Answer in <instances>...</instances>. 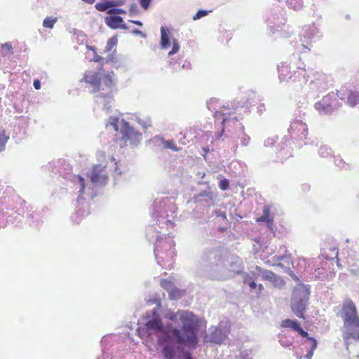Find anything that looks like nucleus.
Listing matches in <instances>:
<instances>
[{
    "mask_svg": "<svg viewBox=\"0 0 359 359\" xmlns=\"http://www.w3.org/2000/svg\"><path fill=\"white\" fill-rule=\"evenodd\" d=\"M285 272L295 281L297 284L303 283L302 280L295 275L294 271H292L290 268H287Z\"/></svg>",
    "mask_w": 359,
    "mask_h": 359,
    "instance_id": "nucleus-51",
    "label": "nucleus"
},
{
    "mask_svg": "<svg viewBox=\"0 0 359 359\" xmlns=\"http://www.w3.org/2000/svg\"><path fill=\"white\" fill-rule=\"evenodd\" d=\"M332 149L327 146H321L318 149V154L320 157H331L332 156Z\"/></svg>",
    "mask_w": 359,
    "mask_h": 359,
    "instance_id": "nucleus-36",
    "label": "nucleus"
},
{
    "mask_svg": "<svg viewBox=\"0 0 359 359\" xmlns=\"http://www.w3.org/2000/svg\"><path fill=\"white\" fill-rule=\"evenodd\" d=\"M172 205V202L168 196L157 197L154 199L151 209V215L156 220V224L159 222V225L172 226L171 221L168 219L169 216L168 210Z\"/></svg>",
    "mask_w": 359,
    "mask_h": 359,
    "instance_id": "nucleus-6",
    "label": "nucleus"
},
{
    "mask_svg": "<svg viewBox=\"0 0 359 359\" xmlns=\"http://www.w3.org/2000/svg\"><path fill=\"white\" fill-rule=\"evenodd\" d=\"M330 100L329 95L324 96L320 101L315 103V109L325 114H331L333 111V108Z\"/></svg>",
    "mask_w": 359,
    "mask_h": 359,
    "instance_id": "nucleus-19",
    "label": "nucleus"
},
{
    "mask_svg": "<svg viewBox=\"0 0 359 359\" xmlns=\"http://www.w3.org/2000/svg\"><path fill=\"white\" fill-rule=\"evenodd\" d=\"M105 167V165L102 164H97L93 165L90 173L88 175L92 184L101 186H105L107 184L108 175L106 174H102Z\"/></svg>",
    "mask_w": 359,
    "mask_h": 359,
    "instance_id": "nucleus-12",
    "label": "nucleus"
},
{
    "mask_svg": "<svg viewBox=\"0 0 359 359\" xmlns=\"http://www.w3.org/2000/svg\"><path fill=\"white\" fill-rule=\"evenodd\" d=\"M115 53H116V50H114V52L108 54L107 57L104 58V61H105L106 63H109V62H113L114 60V59H115Z\"/></svg>",
    "mask_w": 359,
    "mask_h": 359,
    "instance_id": "nucleus-56",
    "label": "nucleus"
},
{
    "mask_svg": "<svg viewBox=\"0 0 359 359\" xmlns=\"http://www.w3.org/2000/svg\"><path fill=\"white\" fill-rule=\"evenodd\" d=\"M2 48L7 50L10 53H11V54L13 53V47H12L11 42L8 41V42H6L5 43L2 44Z\"/></svg>",
    "mask_w": 359,
    "mask_h": 359,
    "instance_id": "nucleus-58",
    "label": "nucleus"
},
{
    "mask_svg": "<svg viewBox=\"0 0 359 359\" xmlns=\"http://www.w3.org/2000/svg\"><path fill=\"white\" fill-rule=\"evenodd\" d=\"M156 144L165 149H171L174 151H179L182 148L178 147L173 140H166L162 137H155Z\"/></svg>",
    "mask_w": 359,
    "mask_h": 359,
    "instance_id": "nucleus-22",
    "label": "nucleus"
},
{
    "mask_svg": "<svg viewBox=\"0 0 359 359\" xmlns=\"http://www.w3.org/2000/svg\"><path fill=\"white\" fill-rule=\"evenodd\" d=\"M33 86L36 90H39L41 87V81L38 79H34Z\"/></svg>",
    "mask_w": 359,
    "mask_h": 359,
    "instance_id": "nucleus-60",
    "label": "nucleus"
},
{
    "mask_svg": "<svg viewBox=\"0 0 359 359\" xmlns=\"http://www.w3.org/2000/svg\"><path fill=\"white\" fill-rule=\"evenodd\" d=\"M255 269L262 275V277L264 280L274 283L277 279L276 274L271 271L262 269L260 266H256Z\"/></svg>",
    "mask_w": 359,
    "mask_h": 359,
    "instance_id": "nucleus-25",
    "label": "nucleus"
},
{
    "mask_svg": "<svg viewBox=\"0 0 359 359\" xmlns=\"http://www.w3.org/2000/svg\"><path fill=\"white\" fill-rule=\"evenodd\" d=\"M132 32L133 34H135V35H139V36H140L142 38H144V39L147 37V34H146L144 32H142V31H141V30H140V29H136V28L133 29L132 30V32Z\"/></svg>",
    "mask_w": 359,
    "mask_h": 359,
    "instance_id": "nucleus-57",
    "label": "nucleus"
},
{
    "mask_svg": "<svg viewBox=\"0 0 359 359\" xmlns=\"http://www.w3.org/2000/svg\"><path fill=\"white\" fill-rule=\"evenodd\" d=\"M311 286L308 284H297L292 290L290 298L292 312L299 318L306 319L305 312L309 305Z\"/></svg>",
    "mask_w": 359,
    "mask_h": 359,
    "instance_id": "nucleus-5",
    "label": "nucleus"
},
{
    "mask_svg": "<svg viewBox=\"0 0 359 359\" xmlns=\"http://www.w3.org/2000/svg\"><path fill=\"white\" fill-rule=\"evenodd\" d=\"M242 278H243V283L249 285L251 291H253L257 288V285L250 274L248 273H243Z\"/></svg>",
    "mask_w": 359,
    "mask_h": 359,
    "instance_id": "nucleus-29",
    "label": "nucleus"
},
{
    "mask_svg": "<svg viewBox=\"0 0 359 359\" xmlns=\"http://www.w3.org/2000/svg\"><path fill=\"white\" fill-rule=\"evenodd\" d=\"M57 22V18L56 17L47 16L43 21V27L48 29H53Z\"/></svg>",
    "mask_w": 359,
    "mask_h": 359,
    "instance_id": "nucleus-32",
    "label": "nucleus"
},
{
    "mask_svg": "<svg viewBox=\"0 0 359 359\" xmlns=\"http://www.w3.org/2000/svg\"><path fill=\"white\" fill-rule=\"evenodd\" d=\"M225 261L226 262V268L235 274H241L243 276V273H245L243 271V264L242 259L236 255H229L228 256Z\"/></svg>",
    "mask_w": 359,
    "mask_h": 359,
    "instance_id": "nucleus-14",
    "label": "nucleus"
},
{
    "mask_svg": "<svg viewBox=\"0 0 359 359\" xmlns=\"http://www.w3.org/2000/svg\"><path fill=\"white\" fill-rule=\"evenodd\" d=\"M334 165L340 170H350L352 168L351 158H348V161H345L344 158H334Z\"/></svg>",
    "mask_w": 359,
    "mask_h": 359,
    "instance_id": "nucleus-27",
    "label": "nucleus"
},
{
    "mask_svg": "<svg viewBox=\"0 0 359 359\" xmlns=\"http://www.w3.org/2000/svg\"><path fill=\"white\" fill-rule=\"evenodd\" d=\"M172 49L168 53V57L174 55L175 54L178 53L180 49V45L176 39H172Z\"/></svg>",
    "mask_w": 359,
    "mask_h": 359,
    "instance_id": "nucleus-39",
    "label": "nucleus"
},
{
    "mask_svg": "<svg viewBox=\"0 0 359 359\" xmlns=\"http://www.w3.org/2000/svg\"><path fill=\"white\" fill-rule=\"evenodd\" d=\"M210 12H211V11L205 10V9H199L195 13V15L193 16L192 18L194 20H198L208 15Z\"/></svg>",
    "mask_w": 359,
    "mask_h": 359,
    "instance_id": "nucleus-42",
    "label": "nucleus"
},
{
    "mask_svg": "<svg viewBox=\"0 0 359 359\" xmlns=\"http://www.w3.org/2000/svg\"><path fill=\"white\" fill-rule=\"evenodd\" d=\"M22 218L23 216L20 212V210L15 211L13 210L8 212V214H6V216H5L4 219H1L0 224L6 223V226L7 224L18 226L22 222Z\"/></svg>",
    "mask_w": 359,
    "mask_h": 359,
    "instance_id": "nucleus-20",
    "label": "nucleus"
},
{
    "mask_svg": "<svg viewBox=\"0 0 359 359\" xmlns=\"http://www.w3.org/2000/svg\"><path fill=\"white\" fill-rule=\"evenodd\" d=\"M111 3L112 4V6H122L125 4V0H115V1H111Z\"/></svg>",
    "mask_w": 359,
    "mask_h": 359,
    "instance_id": "nucleus-61",
    "label": "nucleus"
},
{
    "mask_svg": "<svg viewBox=\"0 0 359 359\" xmlns=\"http://www.w3.org/2000/svg\"><path fill=\"white\" fill-rule=\"evenodd\" d=\"M224 249L219 245L204 248L196 267L198 274L212 280L223 279L219 263L224 259Z\"/></svg>",
    "mask_w": 359,
    "mask_h": 359,
    "instance_id": "nucleus-2",
    "label": "nucleus"
},
{
    "mask_svg": "<svg viewBox=\"0 0 359 359\" xmlns=\"http://www.w3.org/2000/svg\"><path fill=\"white\" fill-rule=\"evenodd\" d=\"M217 196L211 191L208 186L205 189L200 191L193 198L195 203H203L208 207L214 206Z\"/></svg>",
    "mask_w": 359,
    "mask_h": 359,
    "instance_id": "nucleus-13",
    "label": "nucleus"
},
{
    "mask_svg": "<svg viewBox=\"0 0 359 359\" xmlns=\"http://www.w3.org/2000/svg\"><path fill=\"white\" fill-rule=\"evenodd\" d=\"M114 72L113 70L107 72L102 76L101 90H107L109 91L107 93H100L97 97H102L106 100L112 98V92L114 90L117 91V81L114 78Z\"/></svg>",
    "mask_w": 359,
    "mask_h": 359,
    "instance_id": "nucleus-9",
    "label": "nucleus"
},
{
    "mask_svg": "<svg viewBox=\"0 0 359 359\" xmlns=\"http://www.w3.org/2000/svg\"><path fill=\"white\" fill-rule=\"evenodd\" d=\"M299 335H300L302 337L306 339V340L310 341L312 343V338L313 337H310L309 335V333L307 331H305L302 327L301 326L300 328L297 332Z\"/></svg>",
    "mask_w": 359,
    "mask_h": 359,
    "instance_id": "nucleus-48",
    "label": "nucleus"
},
{
    "mask_svg": "<svg viewBox=\"0 0 359 359\" xmlns=\"http://www.w3.org/2000/svg\"><path fill=\"white\" fill-rule=\"evenodd\" d=\"M257 222H263L266 224L268 230L276 236V229L273 227V217L271 215V208L269 205H264L262 215L257 218Z\"/></svg>",
    "mask_w": 359,
    "mask_h": 359,
    "instance_id": "nucleus-18",
    "label": "nucleus"
},
{
    "mask_svg": "<svg viewBox=\"0 0 359 359\" xmlns=\"http://www.w3.org/2000/svg\"><path fill=\"white\" fill-rule=\"evenodd\" d=\"M266 110L265 105L263 103H261L257 107V112L261 115L263 111Z\"/></svg>",
    "mask_w": 359,
    "mask_h": 359,
    "instance_id": "nucleus-63",
    "label": "nucleus"
},
{
    "mask_svg": "<svg viewBox=\"0 0 359 359\" xmlns=\"http://www.w3.org/2000/svg\"><path fill=\"white\" fill-rule=\"evenodd\" d=\"M120 125V132L122 135V140L125 143L129 142L132 146L139 144L142 139V133L136 131L130 123L125 119L121 121Z\"/></svg>",
    "mask_w": 359,
    "mask_h": 359,
    "instance_id": "nucleus-8",
    "label": "nucleus"
},
{
    "mask_svg": "<svg viewBox=\"0 0 359 359\" xmlns=\"http://www.w3.org/2000/svg\"><path fill=\"white\" fill-rule=\"evenodd\" d=\"M222 215L219 216L217 219L218 222L221 221L222 224H229V222L227 219L226 214L225 211H223L222 213Z\"/></svg>",
    "mask_w": 359,
    "mask_h": 359,
    "instance_id": "nucleus-53",
    "label": "nucleus"
},
{
    "mask_svg": "<svg viewBox=\"0 0 359 359\" xmlns=\"http://www.w3.org/2000/svg\"><path fill=\"white\" fill-rule=\"evenodd\" d=\"M128 12L129 15L133 17L139 13V8L135 4H131Z\"/></svg>",
    "mask_w": 359,
    "mask_h": 359,
    "instance_id": "nucleus-50",
    "label": "nucleus"
},
{
    "mask_svg": "<svg viewBox=\"0 0 359 359\" xmlns=\"http://www.w3.org/2000/svg\"><path fill=\"white\" fill-rule=\"evenodd\" d=\"M318 346V341L315 338H312V343L309 350L307 351L306 355H305L306 358L311 359L313 355L314 351L316 349Z\"/></svg>",
    "mask_w": 359,
    "mask_h": 359,
    "instance_id": "nucleus-40",
    "label": "nucleus"
},
{
    "mask_svg": "<svg viewBox=\"0 0 359 359\" xmlns=\"http://www.w3.org/2000/svg\"><path fill=\"white\" fill-rule=\"evenodd\" d=\"M280 326L282 327L290 328L293 331L297 332L302 325L297 320L287 318L282 320Z\"/></svg>",
    "mask_w": 359,
    "mask_h": 359,
    "instance_id": "nucleus-23",
    "label": "nucleus"
},
{
    "mask_svg": "<svg viewBox=\"0 0 359 359\" xmlns=\"http://www.w3.org/2000/svg\"><path fill=\"white\" fill-rule=\"evenodd\" d=\"M9 140V136L6 135L5 130L0 131V152L6 149V144Z\"/></svg>",
    "mask_w": 359,
    "mask_h": 359,
    "instance_id": "nucleus-34",
    "label": "nucleus"
},
{
    "mask_svg": "<svg viewBox=\"0 0 359 359\" xmlns=\"http://www.w3.org/2000/svg\"><path fill=\"white\" fill-rule=\"evenodd\" d=\"M338 316L344 321V339L359 341V316L355 304L351 299L344 302Z\"/></svg>",
    "mask_w": 359,
    "mask_h": 359,
    "instance_id": "nucleus-4",
    "label": "nucleus"
},
{
    "mask_svg": "<svg viewBox=\"0 0 359 359\" xmlns=\"http://www.w3.org/2000/svg\"><path fill=\"white\" fill-rule=\"evenodd\" d=\"M180 321V327L170 323L164 325L156 309L146 320L144 329L147 335L159 334L157 342L163 359H180L185 348L194 350L198 346L201 318L193 312H183Z\"/></svg>",
    "mask_w": 359,
    "mask_h": 359,
    "instance_id": "nucleus-1",
    "label": "nucleus"
},
{
    "mask_svg": "<svg viewBox=\"0 0 359 359\" xmlns=\"http://www.w3.org/2000/svg\"><path fill=\"white\" fill-rule=\"evenodd\" d=\"M117 41H118V39H117L116 36H114L109 38L107 40L104 52L105 53L110 52L112 50V48L117 45Z\"/></svg>",
    "mask_w": 359,
    "mask_h": 359,
    "instance_id": "nucleus-35",
    "label": "nucleus"
},
{
    "mask_svg": "<svg viewBox=\"0 0 359 359\" xmlns=\"http://www.w3.org/2000/svg\"><path fill=\"white\" fill-rule=\"evenodd\" d=\"M278 139V136H273V137H268L266 140H264V146L265 147H272L276 142Z\"/></svg>",
    "mask_w": 359,
    "mask_h": 359,
    "instance_id": "nucleus-45",
    "label": "nucleus"
},
{
    "mask_svg": "<svg viewBox=\"0 0 359 359\" xmlns=\"http://www.w3.org/2000/svg\"><path fill=\"white\" fill-rule=\"evenodd\" d=\"M215 114H219L222 116V120L221 124H222V126H224L225 123L227 121H229V120H231V114L233 113L232 112L222 113V112L217 111Z\"/></svg>",
    "mask_w": 359,
    "mask_h": 359,
    "instance_id": "nucleus-44",
    "label": "nucleus"
},
{
    "mask_svg": "<svg viewBox=\"0 0 359 359\" xmlns=\"http://www.w3.org/2000/svg\"><path fill=\"white\" fill-rule=\"evenodd\" d=\"M112 6L111 1H102L95 5V8L100 12L106 11L109 7Z\"/></svg>",
    "mask_w": 359,
    "mask_h": 359,
    "instance_id": "nucleus-33",
    "label": "nucleus"
},
{
    "mask_svg": "<svg viewBox=\"0 0 359 359\" xmlns=\"http://www.w3.org/2000/svg\"><path fill=\"white\" fill-rule=\"evenodd\" d=\"M347 104L354 107L359 104V92L354 90H347Z\"/></svg>",
    "mask_w": 359,
    "mask_h": 359,
    "instance_id": "nucleus-24",
    "label": "nucleus"
},
{
    "mask_svg": "<svg viewBox=\"0 0 359 359\" xmlns=\"http://www.w3.org/2000/svg\"><path fill=\"white\" fill-rule=\"evenodd\" d=\"M91 61L97 62L98 64L104 63V58L102 56L97 55V53H95Z\"/></svg>",
    "mask_w": 359,
    "mask_h": 359,
    "instance_id": "nucleus-54",
    "label": "nucleus"
},
{
    "mask_svg": "<svg viewBox=\"0 0 359 359\" xmlns=\"http://www.w3.org/2000/svg\"><path fill=\"white\" fill-rule=\"evenodd\" d=\"M301 121H294L290 123V126L289 128L287 129V131L289 133H291L292 132H294L295 130L298 131V129L299 128Z\"/></svg>",
    "mask_w": 359,
    "mask_h": 359,
    "instance_id": "nucleus-49",
    "label": "nucleus"
},
{
    "mask_svg": "<svg viewBox=\"0 0 359 359\" xmlns=\"http://www.w3.org/2000/svg\"><path fill=\"white\" fill-rule=\"evenodd\" d=\"M103 66L104 63H100L95 70H86L80 80V82H84L91 86V93H97L101 90L102 76L106 74Z\"/></svg>",
    "mask_w": 359,
    "mask_h": 359,
    "instance_id": "nucleus-7",
    "label": "nucleus"
},
{
    "mask_svg": "<svg viewBox=\"0 0 359 359\" xmlns=\"http://www.w3.org/2000/svg\"><path fill=\"white\" fill-rule=\"evenodd\" d=\"M108 125L111 126L115 131H118L119 130V118L116 116H110L107 126Z\"/></svg>",
    "mask_w": 359,
    "mask_h": 359,
    "instance_id": "nucleus-41",
    "label": "nucleus"
},
{
    "mask_svg": "<svg viewBox=\"0 0 359 359\" xmlns=\"http://www.w3.org/2000/svg\"><path fill=\"white\" fill-rule=\"evenodd\" d=\"M209 334L204 337V341L213 344H222L227 339L229 329H222L221 326H211Z\"/></svg>",
    "mask_w": 359,
    "mask_h": 359,
    "instance_id": "nucleus-11",
    "label": "nucleus"
},
{
    "mask_svg": "<svg viewBox=\"0 0 359 359\" xmlns=\"http://www.w3.org/2000/svg\"><path fill=\"white\" fill-rule=\"evenodd\" d=\"M104 22L111 29H128L129 27L124 22L123 17L119 15H109L104 17Z\"/></svg>",
    "mask_w": 359,
    "mask_h": 359,
    "instance_id": "nucleus-15",
    "label": "nucleus"
},
{
    "mask_svg": "<svg viewBox=\"0 0 359 359\" xmlns=\"http://www.w3.org/2000/svg\"><path fill=\"white\" fill-rule=\"evenodd\" d=\"M222 210L220 209H214L210 212L207 211L206 216L203 220L199 221V224H205L211 222L212 218L217 219L219 216L222 215Z\"/></svg>",
    "mask_w": 359,
    "mask_h": 359,
    "instance_id": "nucleus-26",
    "label": "nucleus"
},
{
    "mask_svg": "<svg viewBox=\"0 0 359 359\" xmlns=\"http://www.w3.org/2000/svg\"><path fill=\"white\" fill-rule=\"evenodd\" d=\"M111 163L114 167V186L116 185L120 176L128 171V167L125 163L124 161L119 158L118 161H116V158H110Z\"/></svg>",
    "mask_w": 359,
    "mask_h": 359,
    "instance_id": "nucleus-17",
    "label": "nucleus"
},
{
    "mask_svg": "<svg viewBox=\"0 0 359 359\" xmlns=\"http://www.w3.org/2000/svg\"><path fill=\"white\" fill-rule=\"evenodd\" d=\"M161 38L159 41L160 48L162 50L168 49L171 43H172V39H175L169 30H167L164 26L161 27Z\"/></svg>",
    "mask_w": 359,
    "mask_h": 359,
    "instance_id": "nucleus-21",
    "label": "nucleus"
},
{
    "mask_svg": "<svg viewBox=\"0 0 359 359\" xmlns=\"http://www.w3.org/2000/svg\"><path fill=\"white\" fill-rule=\"evenodd\" d=\"M228 225L229 224H223L222 226H219L217 229V231L219 233H223L224 231H226L228 229Z\"/></svg>",
    "mask_w": 359,
    "mask_h": 359,
    "instance_id": "nucleus-64",
    "label": "nucleus"
},
{
    "mask_svg": "<svg viewBox=\"0 0 359 359\" xmlns=\"http://www.w3.org/2000/svg\"><path fill=\"white\" fill-rule=\"evenodd\" d=\"M316 28L314 26L308 27L306 29H303L299 36H303L305 38L312 40L315 35Z\"/></svg>",
    "mask_w": 359,
    "mask_h": 359,
    "instance_id": "nucleus-30",
    "label": "nucleus"
},
{
    "mask_svg": "<svg viewBox=\"0 0 359 359\" xmlns=\"http://www.w3.org/2000/svg\"><path fill=\"white\" fill-rule=\"evenodd\" d=\"M27 221L31 226H36L39 225L40 215L36 211H32L27 215Z\"/></svg>",
    "mask_w": 359,
    "mask_h": 359,
    "instance_id": "nucleus-28",
    "label": "nucleus"
},
{
    "mask_svg": "<svg viewBox=\"0 0 359 359\" xmlns=\"http://www.w3.org/2000/svg\"><path fill=\"white\" fill-rule=\"evenodd\" d=\"M49 169H51V172L59 174L64 179L71 181L76 186V189H79L78 203H80V201L83 199V194L86 191L92 195V198L96 196V194H93V189L90 187L86 185L84 177L72 172V165L65 159L57 158L55 161L50 162Z\"/></svg>",
    "mask_w": 359,
    "mask_h": 359,
    "instance_id": "nucleus-3",
    "label": "nucleus"
},
{
    "mask_svg": "<svg viewBox=\"0 0 359 359\" xmlns=\"http://www.w3.org/2000/svg\"><path fill=\"white\" fill-rule=\"evenodd\" d=\"M229 180L226 178H223L219 182V188L222 191H226L229 189Z\"/></svg>",
    "mask_w": 359,
    "mask_h": 359,
    "instance_id": "nucleus-46",
    "label": "nucleus"
},
{
    "mask_svg": "<svg viewBox=\"0 0 359 359\" xmlns=\"http://www.w3.org/2000/svg\"><path fill=\"white\" fill-rule=\"evenodd\" d=\"M298 132H301V134L306 138L308 135V128L306 125L301 121Z\"/></svg>",
    "mask_w": 359,
    "mask_h": 359,
    "instance_id": "nucleus-52",
    "label": "nucleus"
},
{
    "mask_svg": "<svg viewBox=\"0 0 359 359\" xmlns=\"http://www.w3.org/2000/svg\"><path fill=\"white\" fill-rule=\"evenodd\" d=\"M183 312H189V311H178L177 313H175L172 311H169L166 314L165 317L170 321L175 322V321H177V319L180 320V316L181 313Z\"/></svg>",
    "mask_w": 359,
    "mask_h": 359,
    "instance_id": "nucleus-38",
    "label": "nucleus"
},
{
    "mask_svg": "<svg viewBox=\"0 0 359 359\" xmlns=\"http://www.w3.org/2000/svg\"><path fill=\"white\" fill-rule=\"evenodd\" d=\"M114 11H116L122 15L126 14V11L123 8H110V9L107 10V13H112Z\"/></svg>",
    "mask_w": 359,
    "mask_h": 359,
    "instance_id": "nucleus-55",
    "label": "nucleus"
},
{
    "mask_svg": "<svg viewBox=\"0 0 359 359\" xmlns=\"http://www.w3.org/2000/svg\"><path fill=\"white\" fill-rule=\"evenodd\" d=\"M158 226L161 229H163L164 227L168 228V226L160 224L159 222H158V224H154L151 226H148L146 229V236L149 242L155 241L154 246V253L156 255V257L157 258L158 253L160 251V249H161V242L163 240V236H164V233H161V232L158 230V229L155 226Z\"/></svg>",
    "mask_w": 359,
    "mask_h": 359,
    "instance_id": "nucleus-10",
    "label": "nucleus"
},
{
    "mask_svg": "<svg viewBox=\"0 0 359 359\" xmlns=\"http://www.w3.org/2000/svg\"><path fill=\"white\" fill-rule=\"evenodd\" d=\"M161 286L164 290H165L168 292V294L175 287V285H174V283L172 281L166 280V279H163L161 280Z\"/></svg>",
    "mask_w": 359,
    "mask_h": 359,
    "instance_id": "nucleus-37",
    "label": "nucleus"
},
{
    "mask_svg": "<svg viewBox=\"0 0 359 359\" xmlns=\"http://www.w3.org/2000/svg\"><path fill=\"white\" fill-rule=\"evenodd\" d=\"M140 7L144 10H147L150 8L153 0H137Z\"/></svg>",
    "mask_w": 359,
    "mask_h": 359,
    "instance_id": "nucleus-47",
    "label": "nucleus"
},
{
    "mask_svg": "<svg viewBox=\"0 0 359 359\" xmlns=\"http://www.w3.org/2000/svg\"><path fill=\"white\" fill-rule=\"evenodd\" d=\"M184 294V291L180 290L176 286L172 289V291L168 294L169 298L171 300H178Z\"/></svg>",
    "mask_w": 359,
    "mask_h": 359,
    "instance_id": "nucleus-31",
    "label": "nucleus"
},
{
    "mask_svg": "<svg viewBox=\"0 0 359 359\" xmlns=\"http://www.w3.org/2000/svg\"><path fill=\"white\" fill-rule=\"evenodd\" d=\"M14 199L10 196H4L0 198V221L4 219L8 212L13 211ZM6 223L0 224V228H4Z\"/></svg>",
    "mask_w": 359,
    "mask_h": 359,
    "instance_id": "nucleus-16",
    "label": "nucleus"
},
{
    "mask_svg": "<svg viewBox=\"0 0 359 359\" xmlns=\"http://www.w3.org/2000/svg\"><path fill=\"white\" fill-rule=\"evenodd\" d=\"M129 22L133 23L140 27H142L143 26V23L142 21L138 20H128Z\"/></svg>",
    "mask_w": 359,
    "mask_h": 359,
    "instance_id": "nucleus-62",
    "label": "nucleus"
},
{
    "mask_svg": "<svg viewBox=\"0 0 359 359\" xmlns=\"http://www.w3.org/2000/svg\"><path fill=\"white\" fill-rule=\"evenodd\" d=\"M136 120L137 122L144 129H147L151 126V120L150 118H147L145 120H142L140 118L137 117Z\"/></svg>",
    "mask_w": 359,
    "mask_h": 359,
    "instance_id": "nucleus-43",
    "label": "nucleus"
},
{
    "mask_svg": "<svg viewBox=\"0 0 359 359\" xmlns=\"http://www.w3.org/2000/svg\"><path fill=\"white\" fill-rule=\"evenodd\" d=\"M186 348H187L184 349V352L182 354L180 359H194L191 353L186 351Z\"/></svg>",
    "mask_w": 359,
    "mask_h": 359,
    "instance_id": "nucleus-59",
    "label": "nucleus"
}]
</instances>
